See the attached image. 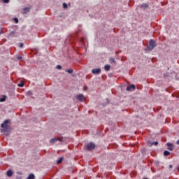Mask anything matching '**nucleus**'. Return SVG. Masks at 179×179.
Segmentation results:
<instances>
[{
	"instance_id": "nucleus-1",
	"label": "nucleus",
	"mask_w": 179,
	"mask_h": 179,
	"mask_svg": "<svg viewBox=\"0 0 179 179\" xmlns=\"http://www.w3.org/2000/svg\"><path fill=\"white\" fill-rule=\"evenodd\" d=\"M10 122L8 120H5L3 124H1V131L3 133L10 132V125L9 124Z\"/></svg>"
},
{
	"instance_id": "nucleus-2",
	"label": "nucleus",
	"mask_w": 179,
	"mask_h": 179,
	"mask_svg": "<svg viewBox=\"0 0 179 179\" xmlns=\"http://www.w3.org/2000/svg\"><path fill=\"white\" fill-rule=\"evenodd\" d=\"M155 47H157L156 41H155L154 40L151 39L150 41V43L148 45L147 49L148 50H152Z\"/></svg>"
},
{
	"instance_id": "nucleus-3",
	"label": "nucleus",
	"mask_w": 179,
	"mask_h": 179,
	"mask_svg": "<svg viewBox=\"0 0 179 179\" xmlns=\"http://www.w3.org/2000/svg\"><path fill=\"white\" fill-rule=\"evenodd\" d=\"M86 148L88 151H91L92 150L96 148V145H94V143H88Z\"/></svg>"
},
{
	"instance_id": "nucleus-4",
	"label": "nucleus",
	"mask_w": 179,
	"mask_h": 179,
	"mask_svg": "<svg viewBox=\"0 0 179 179\" xmlns=\"http://www.w3.org/2000/svg\"><path fill=\"white\" fill-rule=\"evenodd\" d=\"M101 72V69H92V73L94 75H99Z\"/></svg>"
},
{
	"instance_id": "nucleus-5",
	"label": "nucleus",
	"mask_w": 179,
	"mask_h": 179,
	"mask_svg": "<svg viewBox=\"0 0 179 179\" xmlns=\"http://www.w3.org/2000/svg\"><path fill=\"white\" fill-rule=\"evenodd\" d=\"M77 99H78L79 101L83 102V101H85V96H83V94H80L77 95Z\"/></svg>"
},
{
	"instance_id": "nucleus-6",
	"label": "nucleus",
	"mask_w": 179,
	"mask_h": 179,
	"mask_svg": "<svg viewBox=\"0 0 179 179\" xmlns=\"http://www.w3.org/2000/svg\"><path fill=\"white\" fill-rule=\"evenodd\" d=\"M58 141L62 142V139L59 138H52V140L50 141V143H55L57 142Z\"/></svg>"
},
{
	"instance_id": "nucleus-7",
	"label": "nucleus",
	"mask_w": 179,
	"mask_h": 179,
	"mask_svg": "<svg viewBox=\"0 0 179 179\" xmlns=\"http://www.w3.org/2000/svg\"><path fill=\"white\" fill-rule=\"evenodd\" d=\"M136 90L135 85H131L128 86L127 88H126V90H127L128 92H129L131 90Z\"/></svg>"
},
{
	"instance_id": "nucleus-8",
	"label": "nucleus",
	"mask_w": 179,
	"mask_h": 179,
	"mask_svg": "<svg viewBox=\"0 0 179 179\" xmlns=\"http://www.w3.org/2000/svg\"><path fill=\"white\" fill-rule=\"evenodd\" d=\"M166 145H167L169 150L173 151V145L171 143H167Z\"/></svg>"
},
{
	"instance_id": "nucleus-9",
	"label": "nucleus",
	"mask_w": 179,
	"mask_h": 179,
	"mask_svg": "<svg viewBox=\"0 0 179 179\" xmlns=\"http://www.w3.org/2000/svg\"><path fill=\"white\" fill-rule=\"evenodd\" d=\"M30 8L29 7H26L23 8V14H27L29 13Z\"/></svg>"
},
{
	"instance_id": "nucleus-10",
	"label": "nucleus",
	"mask_w": 179,
	"mask_h": 179,
	"mask_svg": "<svg viewBox=\"0 0 179 179\" xmlns=\"http://www.w3.org/2000/svg\"><path fill=\"white\" fill-rule=\"evenodd\" d=\"M7 176L8 177L13 176V171H10V170L7 171Z\"/></svg>"
},
{
	"instance_id": "nucleus-11",
	"label": "nucleus",
	"mask_w": 179,
	"mask_h": 179,
	"mask_svg": "<svg viewBox=\"0 0 179 179\" xmlns=\"http://www.w3.org/2000/svg\"><path fill=\"white\" fill-rule=\"evenodd\" d=\"M27 179H34V175L33 173H30Z\"/></svg>"
},
{
	"instance_id": "nucleus-12",
	"label": "nucleus",
	"mask_w": 179,
	"mask_h": 179,
	"mask_svg": "<svg viewBox=\"0 0 179 179\" xmlns=\"http://www.w3.org/2000/svg\"><path fill=\"white\" fill-rule=\"evenodd\" d=\"M110 66L109 65H108V64L106 65L105 67H104V69H105V70L106 71H110Z\"/></svg>"
},
{
	"instance_id": "nucleus-13",
	"label": "nucleus",
	"mask_w": 179,
	"mask_h": 179,
	"mask_svg": "<svg viewBox=\"0 0 179 179\" xmlns=\"http://www.w3.org/2000/svg\"><path fill=\"white\" fill-rule=\"evenodd\" d=\"M62 161H63V158L60 157L59 159L57 161V164H62Z\"/></svg>"
},
{
	"instance_id": "nucleus-14",
	"label": "nucleus",
	"mask_w": 179,
	"mask_h": 179,
	"mask_svg": "<svg viewBox=\"0 0 179 179\" xmlns=\"http://www.w3.org/2000/svg\"><path fill=\"white\" fill-rule=\"evenodd\" d=\"M164 155H165L166 157H167V156L170 155V152H169V151H167V150H165V151L164 152Z\"/></svg>"
},
{
	"instance_id": "nucleus-15",
	"label": "nucleus",
	"mask_w": 179,
	"mask_h": 179,
	"mask_svg": "<svg viewBox=\"0 0 179 179\" xmlns=\"http://www.w3.org/2000/svg\"><path fill=\"white\" fill-rule=\"evenodd\" d=\"M148 4H146V3H143V4H141V8H148Z\"/></svg>"
},
{
	"instance_id": "nucleus-16",
	"label": "nucleus",
	"mask_w": 179,
	"mask_h": 179,
	"mask_svg": "<svg viewBox=\"0 0 179 179\" xmlns=\"http://www.w3.org/2000/svg\"><path fill=\"white\" fill-rule=\"evenodd\" d=\"M24 86V82H21V83L18 84V87H22Z\"/></svg>"
},
{
	"instance_id": "nucleus-17",
	"label": "nucleus",
	"mask_w": 179,
	"mask_h": 179,
	"mask_svg": "<svg viewBox=\"0 0 179 179\" xmlns=\"http://www.w3.org/2000/svg\"><path fill=\"white\" fill-rule=\"evenodd\" d=\"M158 145L157 141L150 143V145Z\"/></svg>"
},
{
	"instance_id": "nucleus-18",
	"label": "nucleus",
	"mask_w": 179,
	"mask_h": 179,
	"mask_svg": "<svg viewBox=\"0 0 179 179\" xmlns=\"http://www.w3.org/2000/svg\"><path fill=\"white\" fill-rule=\"evenodd\" d=\"M109 61H110V63H115V60L114 58H110V59H109Z\"/></svg>"
},
{
	"instance_id": "nucleus-19",
	"label": "nucleus",
	"mask_w": 179,
	"mask_h": 179,
	"mask_svg": "<svg viewBox=\"0 0 179 179\" xmlns=\"http://www.w3.org/2000/svg\"><path fill=\"white\" fill-rule=\"evenodd\" d=\"M73 73V69H68V73Z\"/></svg>"
},
{
	"instance_id": "nucleus-20",
	"label": "nucleus",
	"mask_w": 179,
	"mask_h": 179,
	"mask_svg": "<svg viewBox=\"0 0 179 179\" xmlns=\"http://www.w3.org/2000/svg\"><path fill=\"white\" fill-rule=\"evenodd\" d=\"M5 101H6V98L5 97H3V98L0 99V102H3Z\"/></svg>"
},
{
	"instance_id": "nucleus-21",
	"label": "nucleus",
	"mask_w": 179,
	"mask_h": 179,
	"mask_svg": "<svg viewBox=\"0 0 179 179\" xmlns=\"http://www.w3.org/2000/svg\"><path fill=\"white\" fill-rule=\"evenodd\" d=\"M57 70L62 69V66L57 65Z\"/></svg>"
},
{
	"instance_id": "nucleus-22",
	"label": "nucleus",
	"mask_w": 179,
	"mask_h": 179,
	"mask_svg": "<svg viewBox=\"0 0 179 179\" xmlns=\"http://www.w3.org/2000/svg\"><path fill=\"white\" fill-rule=\"evenodd\" d=\"M67 6H68L67 4H66L65 3H63V7H64V8H66Z\"/></svg>"
},
{
	"instance_id": "nucleus-23",
	"label": "nucleus",
	"mask_w": 179,
	"mask_h": 179,
	"mask_svg": "<svg viewBox=\"0 0 179 179\" xmlns=\"http://www.w3.org/2000/svg\"><path fill=\"white\" fill-rule=\"evenodd\" d=\"M19 47L22 48V47H24V43H20Z\"/></svg>"
},
{
	"instance_id": "nucleus-24",
	"label": "nucleus",
	"mask_w": 179,
	"mask_h": 179,
	"mask_svg": "<svg viewBox=\"0 0 179 179\" xmlns=\"http://www.w3.org/2000/svg\"><path fill=\"white\" fill-rule=\"evenodd\" d=\"M4 3H9V0H3Z\"/></svg>"
},
{
	"instance_id": "nucleus-25",
	"label": "nucleus",
	"mask_w": 179,
	"mask_h": 179,
	"mask_svg": "<svg viewBox=\"0 0 179 179\" xmlns=\"http://www.w3.org/2000/svg\"><path fill=\"white\" fill-rule=\"evenodd\" d=\"M14 20H15V23H18V19L17 17L14 18Z\"/></svg>"
},
{
	"instance_id": "nucleus-26",
	"label": "nucleus",
	"mask_w": 179,
	"mask_h": 179,
	"mask_svg": "<svg viewBox=\"0 0 179 179\" xmlns=\"http://www.w3.org/2000/svg\"><path fill=\"white\" fill-rule=\"evenodd\" d=\"M27 94L31 95V94H32V92H31V91H28V92H27Z\"/></svg>"
},
{
	"instance_id": "nucleus-27",
	"label": "nucleus",
	"mask_w": 179,
	"mask_h": 179,
	"mask_svg": "<svg viewBox=\"0 0 179 179\" xmlns=\"http://www.w3.org/2000/svg\"><path fill=\"white\" fill-rule=\"evenodd\" d=\"M17 59H22V57H20V56H19L18 57H17Z\"/></svg>"
},
{
	"instance_id": "nucleus-28",
	"label": "nucleus",
	"mask_w": 179,
	"mask_h": 179,
	"mask_svg": "<svg viewBox=\"0 0 179 179\" xmlns=\"http://www.w3.org/2000/svg\"><path fill=\"white\" fill-rule=\"evenodd\" d=\"M169 168H170V169H172V168H173V165H170V166H169Z\"/></svg>"
},
{
	"instance_id": "nucleus-29",
	"label": "nucleus",
	"mask_w": 179,
	"mask_h": 179,
	"mask_svg": "<svg viewBox=\"0 0 179 179\" xmlns=\"http://www.w3.org/2000/svg\"><path fill=\"white\" fill-rule=\"evenodd\" d=\"M177 145H179V140L177 141Z\"/></svg>"
},
{
	"instance_id": "nucleus-30",
	"label": "nucleus",
	"mask_w": 179,
	"mask_h": 179,
	"mask_svg": "<svg viewBox=\"0 0 179 179\" xmlns=\"http://www.w3.org/2000/svg\"><path fill=\"white\" fill-rule=\"evenodd\" d=\"M178 171L179 172V166H178Z\"/></svg>"
},
{
	"instance_id": "nucleus-31",
	"label": "nucleus",
	"mask_w": 179,
	"mask_h": 179,
	"mask_svg": "<svg viewBox=\"0 0 179 179\" xmlns=\"http://www.w3.org/2000/svg\"><path fill=\"white\" fill-rule=\"evenodd\" d=\"M144 179H148V178H144Z\"/></svg>"
}]
</instances>
